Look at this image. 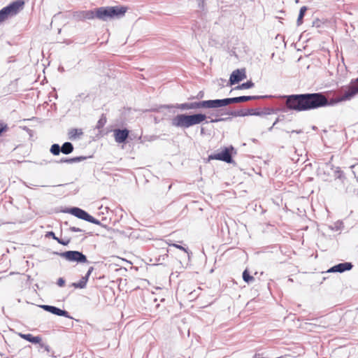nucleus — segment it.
Masks as SVG:
<instances>
[{
  "instance_id": "f257e3e1",
  "label": "nucleus",
  "mask_w": 358,
  "mask_h": 358,
  "mask_svg": "<svg viewBox=\"0 0 358 358\" xmlns=\"http://www.w3.org/2000/svg\"><path fill=\"white\" fill-rule=\"evenodd\" d=\"M285 106L292 110L308 111L330 105L327 97L321 92L292 94L285 96Z\"/></svg>"
},
{
  "instance_id": "f03ea898",
  "label": "nucleus",
  "mask_w": 358,
  "mask_h": 358,
  "mask_svg": "<svg viewBox=\"0 0 358 358\" xmlns=\"http://www.w3.org/2000/svg\"><path fill=\"white\" fill-rule=\"evenodd\" d=\"M206 119V115L201 113L194 115L180 114L173 118L172 124L177 127L188 128L201 123Z\"/></svg>"
},
{
  "instance_id": "7ed1b4c3",
  "label": "nucleus",
  "mask_w": 358,
  "mask_h": 358,
  "mask_svg": "<svg viewBox=\"0 0 358 358\" xmlns=\"http://www.w3.org/2000/svg\"><path fill=\"white\" fill-rule=\"evenodd\" d=\"M358 94V78L352 80L349 85L341 88V95L337 97L336 102L351 100Z\"/></svg>"
},
{
  "instance_id": "20e7f679",
  "label": "nucleus",
  "mask_w": 358,
  "mask_h": 358,
  "mask_svg": "<svg viewBox=\"0 0 358 358\" xmlns=\"http://www.w3.org/2000/svg\"><path fill=\"white\" fill-rule=\"evenodd\" d=\"M24 5V1L23 0H17L15 1L8 6L4 7L0 10L1 14L2 15L4 20H6L8 16H12L16 15L21 10L23 9Z\"/></svg>"
},
{
  "instance_id": "39448f33",
  "label": "nucleus",
  "mask_w": 358,
  "mask_h": 358,
  "mask_svg": "<svg viewBox=\"0 0 358 358\" xmlns=\"http://www.w3.org/2000/svg\"><path fill=\"white\" fill-rule=\"evenodd\" d=\"M255 96H242L234 98H227L224 99H216L217 100V108H220L222 106H227L231 103L246 102L252 99H255Z\"/></svg>"
},
{
  "instance_id": "423d86ee",
  "label": "nucleus",
  "mask_w": 358,
  "mask_h": 358,
  "mask_svg": "<svg viewBox=\"0 0 358 358\" xmlns=\"http://www.w3.org/2000/svg\"><path fill=\"white\" fill-rule=\"evenodd\" d=\"M233 150V147L224 148L221 152L209 155L208 160H220L227 163H231L232 162L231 151Z\"/></svg>"
},
{
  "instance_id": "0eeeda50",
  "label": "nucleus",
  "mask_w": 358,
  "mask_h": 358,
  "mask_svg": "<svg viewBox=\"0 0 358 358\" xmlns=\"http://www.w3.org/2000/svg\"><path fill=\"white\" fill-rule=\"evenodd\" d=\"M61 255L70 262H77L80 263L87 262L86 256L78 251H67L62 253Z\"/></svg>"
},
{
  "instance_id": "6e6552de",
  "label": "nucleus",
  "mask_w": 358,
  "mask_h": 358,
  "mask_svg": "<svg viewBox=\"0 0 358 358\" xmlns=\"http://www.w3.org/2000/svg\"><path fill=\"white\" fill-rule=\"evenodd\" d=\"M246 78L245 69H236L234 71L229 78V84L233 85Z\"/></svg>"
},
{
  "instance_id": "1a4fd4ad",
  "label": "nucleus",
  "mask_w": 358,
  "mask_h": 358,
  "mask_svg": "<svg viewBox=\"0 0 358 358\" xmlns=\"http://www.w3.org/2000/svg\"><path fill=\"white\" fill-rule=\"evenodd\" d=\"M190 109H196V108H216L217 106V100H208V101H202L200 102H193L189 103Z\"/></svg>"
},
{
  "instance_id": "9d476101",
  "label": "nucleus",
  "mask_w": 358,
  "mask_h": 358,
  "mask_svg": "<svg viewBox=\"0 0 358 358\" xmlns=\"http://www.w3.org/2000/svg\"><path fill=\"white\" fill-rule=\"evenodd\" d=\"M71 214H73V215H75L76 217H77L78 218H80L82 220L90 222L92 223H96L95 220L94 219V217L92 216H91L87 212H85V210H83L80 208H73L71 210Z\"/></svg>"
},
{
  "instance_id": "9b49d317",
  "label": "nucleus",
  "mask_w": 358,
  "mask_h": 358,
  "mask_svg": "<svg viewBox=\"0 0 358 358\" xmlns=\"http://www.w3.org/2000/svg\"><path fill=\"white\" fill-rule=\"evenodd\" d=\"M96 18L103 21L111 19L110 7H100L96 8Z\"/></svg>"
},
{
  "instance_id": "f8f14e48",
  "label": "nucleus",
  "mask_w": 358,
  "mask_h": 358,
  "mask_svg": "<svg viewBox=\"0 0 358 358\" xmlns=\"http://www.w3.org/2000/svg\"><path fill=\"white\" fill-rule=\"evenodd\" d=\"M74 16L79 20H93L96 18V9L94 10H81L76 12Z\"/></svg>"
},
{
  "instance_id": "ddd939ff",
  "label": "nucleus",
  "mask_w": 358,
  "mask_h": 358,
  "mask_svg": "<svg viewBox=\"0 0 358 358\" xmlns=\"http://www.w3.org/2000/svg\"><path fill=\"white\" fill-rule=\"evenodd\" d=\"M129 131L127 129H115L113 135L115 140L118 143H124L129 136Z\"/></svg>"
},
{
  "instance_id": "4468645a",
  "label": "nucleus",
  "mask_w": 358,
  "mask_h": 358,
  "mask_svg": "<svg viewBox=\"0 0 358 358\" xmlns=\"http://www.w3.org/2000/svg\"><path fill=\"white\" fill-rule=\"evenodd\" d=\"M111 19L120 18L123 17L127 11V7L120 6H110Z\"/></svg>"
},
{
  "instance_id": "2eb2a0df",
  "label": "nucleus",
  "mask_w": 358,
  "mask_h": 358,
  "mask_svg": "<svg viewBox=\"0 0 358 358\" xmlns=\"http://www.w3.org/2000/svg\"><path fill=\"white\" fill-rule=\"evenodd\" d=\"M352 265L350 262L341 263V264H338L330 268L327 271V272L328 273H334V272L342 273L345 271L350 270L352 268Z\"/></svg>"
},
{
  "instance_id": "dca6fc26",
  "label": "nucleus",
  "mask_w": 358,
  "mask_h": 358,
  "mask_svg": "<svg viewBox=\"0 0 358 358\" xmlns=\"http://www.w3.org/2000/svg\"><path fill=\"white\" fill-rule=\"evenodd\" d=\"M43 309L59 316L68 317V312L64 310H61L55 306H43Z\"/></svg>"
},
{
  "instance_id": "f3484780",
  "label": "nucleus",
  "mask_w": 358,
  "mask_h": 358,
  "mask_svg": "<svg viewBox=\"0 0 358 358\" xmlns=\"http://www.w3.org/2000/svg\"><path fill=\"white\" fill-rule=\"evenodd\" d=\"M20 336L21 338H22L23 339H24L27 341H29L32 343H35V344L40 343L42 340L40 336H34L31 334H20Z\"/></svg>"
},
{
  "instance_id": "a211bd4d",
  "label": "nucleus",
  "mask_w": 358,
  "mask_h": 358,
  "mask_svg": "<svg viewBox=\"0 0 358 358\" xmlns=\"http://www.w3.org/2000/svg\"><path fill=\"white\" fill-rule=\"evenodd\" d=\"M83 134V130L81 129H71L69 131L68 135L69 139L73 140L77 138H79Z\"/></svg>"
},
{
  "instance_id": "6ab92c4d",
  "label": "nucleus",
  "mask_w": 358,
  "mask_h": 358,
  "mask_svg": "<svg viewBox=\"0 0 358 358\" xmlns=\"http://www.w3.org/2000/svg\"><path fill=\"white\" fill-rule=\"evenodd\" d=\"M73 150V145L71 143H64L61 147V152L64 154L68 155L72 152Z\"/></svg>"
},
{
  "instance_id": "aec40b11",
  "label": "nucleus",
  "mask_w": 358,
  "mask_h": 358,
  "mask_svg": "<svg viewBox=\"0 0 358 358\" xmlns=\"http://www.w3.org/2000/svg\"><path fill=\"white\" fill-rule=\"evenodd\" d=\"M243 279L247 283H250L255 280V278L250 274L248 269H245L243 272Z\"/></svg>"
},
{
  "instance_id": "412c9836",
  "label": "nucleus",
  "mask_w": 358,
  "mask_h": 358,
  "mask_svg": "<svg viewBox=\"0 0 358 358\" xmlns=\"http://www.w3.org/2000/svg\"><path fill=\"white\" fill-rule=\"evenodd\" d=\"M88 281V278L87 277H85V276H83L78 282L77 283H73V286L76 287V288H84L85 287L86 285H87V282Z\"/></svg>"
},
{
  "instance_id": "4be33fe9",
  "label": "nucleus",
  "mask_w": 358,
  "mask_h": 358,
  "mask_svg": "<svg viewBox=\"0 0 358 358\" xmlns=\"http://www.w3.org/2000/svg\"><path fill=\"white\" fill-rule=\"evenodd\" d=\"M254 86V83L251 81H248L245 83L241 84L236 87V89L242 90V89H249Z\"/></svg>"
},
{
  "instance_id": "5701e85b",
  "label": "nucleus",
  "mask_w": 358,
  "mask_h": 358,
  "mask_svg": "<svg viewBox=\"0 0 358 358\" xmlns=\"http://www.w3.org/2000/svg\"><path fill=\"white\" fill-rule=\"evenodd\" d=\"M60 151H61V148L59 147V145L58 144H53L51 146L50 152L54 155H58L59 154Z\"/></svg>"
},
{
  "instance_id": "b1692460",
  "label": "nucleus",
  "mask_w": 358,
  "mask_h": 358,
  "mask_svg": "<svg viewBox=\"0 0 358 358\" xmlns=\"http://www.w3.org/2000/svg\"><path fill=\"white\" fill-rule=\"evenodd\" d=\"M253 114L254 113H252V110H240V111L237 112L236 115L246 116V115H253Z\"/></svg>"
},
{
  "instance_id": "393cba45",
  "label": "nucleus",
  "mask_w": 358,
  "mask_h": 358,
  "mask_svg": "<svg viewBox=\"0 0 358 358\" xmlns=\"http://www.w3.org/2000/svg\"><path fill=\"white\" fill-rule=\"evenodd\" d=\"M177 108L180 110H190L189 103L179 104L177 106Z\"/></svg>"
},
{
  "instance_id": "a878e982",
  "label": "nucleus",
  "mask_w": 358,
  "mask_h": 358,
  "mask_svg": "<svg viewBox=\"0 0 358 358\" xmlns=\"http://www.w3.org/2000/svg\"><path fill=\"white\" fill-rule=\"evenodd\" d=\"M57 241L61 245H67L70 243L71 240H70V238H58V240H57Z\"/></svg>"
},
{
  "instance_id": "bb28decb",
  "label": "nucleus",
  "mask_w": 358,
  "mask_h": 358,
  "mask_svg": "<svg viewBox=\"0 0 358 358\" xmlns=\"http://www.w3.org/2000/svg\"><path fill=\"white\" fill-rule=\"evenodd\" d=\"M306 10H307V8L306 6H303L301 8L300 13H299V17H298L299 21L301 20L303 17L304 13L306 11Z\"/></svg>"
},
{
  "instance_id": "cd10ccee",
  "label": "nucleus",
  "mask_w": 358,
  "mask_h": 358,
  "mask_svg": "<svg viewBox=\"0 0 358 358\" xmlns=\"http://www.w3.org/2000/svg\"><path fill=\"white\" fill-rule=\"evenodd\" d=\"M106 122V117H103V118H101L99 120L98 123H97V127L98 128H101L103 127V125L105 124Z\"/></svg>"
},
{
  "instance_id": "c85d7f7f",
  "label": "nucleus",
  "mask_w": 358,
  "mask_h": 358,
  "mask_svg": "<svg viewBox=\"0 0 358 358\" xmlns=\"http://www.w3.org/2000/svg\"><path fill=\"white\" fill-rule=\"evenodd\" d=\"M46 237H51L54 240L57 241L58 240V237H57L53 231H49L46 234Z\"/></svg>"
},
{
  "instance_id": "c756f323",
  "label": "nucleus",
  "mask_w": 358,
  "mask_h": 358,
  "mask_svg": "<svg viewBox=\"0 0 358 358\" xmlns=\"http://www.w3.org/2000/svg\"><path fill=\"white\" fill-rule=\"evenodd\" d=\"M169 245L170 246H173L174 248H176L178 249H180V250H181L182 251L187 252L186 249L184 247H182V246H181L180 245H178V244H176V243H172V244H169Z\"/></svg>"
},
{
  "instance_id": "7c9ffc66",
  "label": "nucleus",
  "mask_w": 358,
  "mask_h": 358,
  "mask_svg": "<svg viewBox=\"0 0 358 358\" xmlns=\"http://www.w3.org/2000/svg\"><path fill=\"white\" fill-rule=\"evenodd\" d=\"M94 270V268L92 266H91L88 271H87V273H86L85 275V277H87V278H89L90 275H91L92 272Z\"/></svg>"
},
{
  "instance_id": "2f4dec72",
  "label": "nucleus",
  "mask_w": 358,
  "mask_h": 358,
  "mask_svg": "<svg viewBox=\"0 0 358 358\" xmlns=\"http://www.w3.org/2000/svg\"><path fill=\"white\" fill-rule=\"evenodd\" d=\"M65 281L62 278H59L58 280L57 284L60 287H63L64 285Z\"/></svg>"
},
{
  "instance_id": "473e14b6",
  "label": "nucleus",
  "mask_w": 358,
  "mask_h": 358,
  "mask_svg": "<svg viewBox=\"0 0 358 358\" xmlns=\"http://www.w3.org/2000/svg\"><path fill=\"white\" fill-rule=\"evenodd\" d=\"M68 162H74L75 160L73 159H70V160H67Z\"/></svg>"
},
{
  "instance_id": "72a5a7b5",
  "label": "nucleus",
  "mask_w": 358,
  "mask_h": 358,
  "mask_svg": "<svg viewBox=\"0 0 358 358\" xmlns=\"http://www.w3.org/2000/svg\"><path fill=\"white\" fill-rule=\"evenodd\" d=\"M357 181H358V176H357Z\"/></svg>"
}]
</instances>
